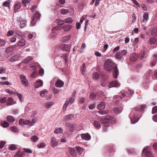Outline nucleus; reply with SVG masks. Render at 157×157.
Instances as JSON below:
<instances>
[{
    "label": "nucleus",
    "mask_w": 157,
    "mask_h": 157,
    "mask_svg": "<svg viewBox=\"0 0 157 157\" xmlns=\"http://www.w3.org/2000/svg\"><path fill=\"white\" fill-rule=\"evenodd\" d=\"M104 68L107 71H110L113 70V76L115 78H117L118 74L117 66L112 60L107 59L104 63Z\"/></svg>",
    "instance_id": "1"
},
{
    "label": "nucleus",
    "mask_w": 157,
    "mask_h": 157,
    "mask_svg": "<svg viewBox=\"0 0 157 157\" xmlns=\"http://www.w3.org/2000/svg\"><path fill=\"white\" fill-rule=\"evenodd\" d=\"M151 150V147L147 146L143 148L142 152L145 154L146 157H154V155Z\"/></svg>",
    "instance_id": "2"
},
{
    "label": "nucleus",
    "mask_w": 157,
    "mask_h": 157,
    "mask_svg": "<svg viewBox=\"0 0 157 157\" xmlns=\"http://www.w3.org/2000/svg\"><path fill=\"white\" fill-rule=\"evenodd\" d=\"M65 127L66 128L68 129L70 132H73L75 129L76 124H75L67 123L65 124Z\"/></svg>",
    "instance_id": "3"
},
{
    "label": "nucleus",
    "mask_w": 157,
    "mask_h": 157,
    "mask_svg": "<svg viewBox=\"0 0 157 157\" xmlns=\"http://www.w3.org/2000/svg\"><path fill=\"white\" fill-rule=\"evenodd\" d=\"M20 77L22 84L25 86H28L29 85V82L25 76L21 75H20Z\"/></svg>",
    "instance_id": "4"
},
{
    "label": "nucleus",
    "mask_w": 157,
    "mask_h": 157,
    "mask_svg": "<svg viewBox=\"0 0 157 157\" xmlns=\"http://www.w3.org/2000/svg\"><path fill=\"white\" fill-rule=\"evenodd\" d=\"M129 117L131 118V123L132 124H134L139 121V119L137 116L134 114L132 113L130 114Z\"/></svg>",
    "instance_id": "5"
},
{
    "label": "nucleus",
    "mask_w": 157,
    "mask_h": 157,
    "mask_svg": "<svg viewBox=\"0 0 157 157\" xmlns=\"http://www.w3.org/2000/svg\"><path fill=\"white\" fill-rule=\"evenodd\" d=\"M127 53V52L126 50H123L121 51L120 52L117 53L115 55V56L117 59H121L123 56L125 55Z\"/></svg>",
    "instance_id": "6"
},
{
    "label": "nucleus",
    "mask_w": 157,
    "mask_h": 157,
    "mask_svg": "<svg viewBox=\"0 0 157 157\" xmlns=\"http://www.w3.org/2000/svg\"><path fill=\"white\" fill-rule=\"evenodd\" d=\"M146 108V106L144 105H140V107H136L134 108V111H135L137 113L139 112L140 111V113L142 114L143 113V109Z\"/></svg>",
    "instance_id": "7"
},
{
    "label": "nucleus",
    "mask_w": 157,
    "mask_h": 157,
    "mask_svg": "<svg viewBox=\"0 0 157 157\" xmlns=\"http://www.w3.org/2000/svg\"><path fill=\"white\" fill-rule=\"evenodd\" d=\"M18 24L19 25L21 28L24 27L26 23V21L23 20L21 18H18L17 19Z\"/></svg>",
    "instance_id": "8"
},
{
    "label": "nucleus",
    "mask_w": 157,
    "mask_h": 157,
    "mask_svg": "<svg viewBox=\"0 0 157 157\" xmlns=\"http://www.w3.org/2000/svg\"><path fill=\"white\" fill-rule=\"evenodd\" d=\"M58 144V143L56 139L54 137L51 138L50 145L53 147H56Z\"/></svg>",
    "instance_id": "9"
},
{
    "label": "nucleus",
    "mask_w": 157,
    "mask_h": 157,
    "mask_svg": "<svg viewBox=\"0 0 157 157\" xmlns=\"http://www.w3.org/2000/svg\"><path fill=\"white\" fill-rule=\"evenodd\" d=\"M120 86V84L118 83L117 81H112L108 85V87L109 88H111L113 87H117L119 86Z\"/></svg>",
    "instance_id": "10"
},
{
    "label": "nucleus",
    "mask_w": 157,
    "mask_h": 157,
    "mask_svg": "<svg viewBox=\"0 0 157 157\" xmlns=\"http://www.w3.org/2000/svg\"><path fill=\"white\" fill-rule=\"evenodd\" d=\"M61 48H62L63 51L69 52L70 51L71 47L68 44H62L61 45Z\"/></svg>",
    "instance_id": "11"
},
{
    "label": "nucleus",
    "mask_w": 157,
    "mask_h": 157,
    "mask_svg": "<svg viewBox=\"0 0 157 157\" xmlns=\"http://www.w3.org/2000/svg\"><path fill=\"white\" fill-rule=\"evenodd\" d=\"M82 138L83 140H89L91 138V136L88 133L86 134H83L81 135Z\"/></svg>",
    "instance_id": "12"
},
{
    "label": "nucleus",
    "mask_w": 157,
    "mask_h": 157,
    "mask_svg": "<svg viewBox=\"0 0 157 157\" xmlns=\"http://www.w3.org/2000/svg\"><path fill=\"white\" fill-rule=\"evenodd\" d=\"M55 85L57 87H61L63 86L64 83L61 80L58 79V80H57Z\"/></svg>",
    "instance_id": "13"
},
{
    "label": "nucleus",
    "mask_w": 157,
    "mask_h": 157,
    "mask_svg": "<svg viewBox=\"0 0 157 157\" xmlns=\"http://www.w3.org/2000/svg\"><path fill=\"white\" fill-rule=\"evenodd\" d=\"M76 94V91H75L73 92L71 97L67 99V100H68L69 101L70 105L71 104L74 102L75 100V97Z\"/></svg>",
    "instance_id": "14"
},
{
    "label": "nucleus",
    "mask_w": 157,
    "mask_h": 157,
    "mask_svg": "<svg viewBox=\"0 0 157 157\" xmlns=\"http://www.w3.org/2000/svg\"><path fill=\"white\" fill-rule=\"evenodd\" d=\"M43 82L42 80L40 79L37 80L35 83V87L36 88H39L42 86Z\"/></svg>",
    "instance_id": "15"
},
{
    "label": "nucleus",
    "mask_w": 157,
    "mask_h": 157,
    "mask_svg": "<svg viewBox=\"0 0 157 157\" xmlns=\"http://www.w3.org/2000/svg\"><path fill=\"white\" fill-rule=\"evenodd\" d=\"M56 29V27L53 28L52 29V32L50 35V37L52 39H54L57 36Z\"/></svg>",
    "instance_id": "16"
},
{
    "label": "nucleus",
    "mask_w": 157,
    "mask_h": 157,
    "mask_svg": "<svg viewBox=\"0 0 157 157\" xmlns=\"http://www.w3.org/2000/svg\"><path fill=\"white\" fill-rule=\"evenodd\" d=\"M139 57L140 59L141 60H145L146 56L145 53L144 51H141L140 52L139 54Z\"/></svg>",
    "instance_id": "17"
},
{
    "label": "nucleus",
    "mask_w": 157,
    "mask_h": 157,
    "mask_svg": "<svg viewBox=\"0 0 157 157\" xmlns=\"http://www.w3.org/2000/svg\"><path fill=\"white\" fill-rule=\"evenodd\" d=\"M16 102L14 101L12 98L9 97L8 98L7 104V105L10 106L14 104Z\"/></svg>",
    "instance_id": "18"
},
{
    "label": "nucleus",
    "mask_w": 157,
    "mask_h": 157,
    "mask_svg": "<svg viewBox=\"0 0 157 157\" xmlns=\"http://www.w3.org/2000/svg\"><path fill=\"white\" fill-rule=\"evenodd\" d=\"M138 58V56L136 53L131 54L130 57V59L132 61H135Z\"/></svg>",
    "instance_id": "19"
},
{
    "label": "nucleus",
    "mask_w": 157,
    "mask_h": 157,
    "mask_svg": "<svg viewBox=\"0 0 157 157\" xmlns=\"http://www.w3.org/2000/svg\"><path fill=\"white\" fill-rule=\"evenodd\" d=\"M25 44V40L24 39H20L17 43V45L19 47L24 46Z\"/></svg>",
    "instance_id": "20"
},
{
    "label": "nucleus",
    "mask_w": 157,
    "mask_h": 157,
    "mask_svg": "<svg viewBox=\"0 0 157 157\" xmlns=\"http://www.w3.org/2000/svg\"><path fill=\"white\" fill-rule=\"evenodd\" d=\"M105 106V104L104 102H101V103L98 105L97 108L99 110L104 109Z\"/></svg>",
    "instance_id": "21"
},
{
    "label": "nucleus",
    "mask_w": 157,
    "mask_h": 157,
    "mask_svg": "<svg viewBox=\"0 0 157 157\" xmlns=\"http://www.w3.org/2000/svg\"><path fill=\"white\" fill-rule=\"evenodd\" d=\"M7 120L10 123H13L15 120L14 117L12 116L9 115L6 117Z\"/></svg>",
    "instance_id": "22"
},
{
    "label": "nucleus",
    "mask_w": 157,
    "mask_h": 157,
    "mask_svg": "<svg viewBox=\"0 0 157 157\" xmlns=\"http://www.w3.org/2000/svg\"><path fill=\"white\" fill-rule=\"evenodd\" d=\"M71 36V35L69 34L63 37L62 38V42H65L68 40L70 39Z\"/></svg>",
    "instance_id": "23"
},
{
    "label": "nucleus",
    "mask_w": 157,
    "mask_h": 157,
    "mask_svg": "<svg viewBox=\"0 0 157 157\" xmlns=\"http://www.w3.org/2000/svg\"><path fill=\"white\" fill-rule=\"evenodd\" d=\"M72 26L69 25H66L63 26V29L64 31H69L71 29Z\"/></svg>",
    "instance_id": "24"
},
{
    "label": "nucleus",
    "mask_w": 157,
    "mask_h": 157,
    "mask_svg": "<svg viewBox=\"0 0 157 157\" xmlns=\"http://www.w3.org/2000/svg\"><path fill=\"white\" fill-rule=\"evenodd\" d=\"M122 108H119L118 107H116L113 109V111L117 114H119L121 112Z\"/></svg>",
    "instance_id": "25"
},
{
    "label": "nucleus",
    "mask_w": 157,
    "mask_h": 157,
    "mask_svg": "<svg viewBox=\"0 0 157 157\" xmlns=\"http://www.w3.org/2000/svg\"><path fill=\"white\" fill-rule=\"evenodd\" d=\"M53 102L51 101L46 102L44 103L43 105L45 108H48L52 105H53Z\"/></svg>",
    "instance_id": "26"
},
{
    "label": "nucleus",
    "mask_w": 157,
    "mask_h": 157,
    "mask_svg": "<svg viewBox=\"0 0 157 157\" xmlns=\"http://www.w3.org/2000/svg\"><path fill=\"white\" fill-rule=\"evenodd\" d=\"M151 34L153 36H157V28H153L151 30Z\"/></svg>",
    "instance_id": "27"
},
{
    "label": "nucleus",
    "mask_w": 157,
    "mask_h": 157,
    "mask_svg": "<svg viewBox=\"0 0 157 157\" xmlns=\"http://www.w3.org/2000/svg\"><path fill=\"white\" fill-rule=\"evenodd\" d=\"M69 151L70 154L74 156H75L76 155V153L75 150L72 147L69 148Z\"/></svg>",
    "instance_id": "28"
},
{
    "label": "nucleus",
    "mask_w": 157,
    "mask_h": 157,
    "mask_svg": "<svg viewBox=\"0 0 157 157\" xmlns=\"http://www.w3.org/2000/svg\"><path fill=\"white\" fill-rule=\"evenodd\" d=\"M81 71L82 74H84L86 71V67L85 65V63L82 64L81 68Z\"/></svg>",
    "instance_id": "29"
},
{
    "label": "nucleus",
    "mask_w": 157,
    "mask_h": 157,
    "mask_svg": "<svg viewBox=\"0 0 157 157\" xmlns=\"http://www.w3.org/2000/svg\"><path fill=\"white\" fill-rule=\"evenodd\" d=\"M21 4L19 2H17L16 3L14 6V11L15 12H16L21 7Z\"/></svg>",
    "instance_id": "30"
},
{
    "label": "nucleus",
    "mask_w": 157,
    "mask_h": 157,
    "mask_svg": "<svg viewBox=\"0 0 157 157\" xmlns=\"http://www.w3.org/2000/svg\"><path fill=\"white\" fill-rule=\"evenodd\" d=\"M101 121L102 124L105 125V126H108V120L107 119H101Z\"/></svg>",
    "instance_id": "31"
},
{
    "label": "nucleus",
    "mask_w": 157,
    "mask_h": 157,
    "mask_svg": "<svg viewBox=\"0 0 157 157\" xmlns=\"http://www.w3.org/2000/svg\"><path fill=\"white\" fill-rule=\"evenodd\" d=\"M63 130L60 128H56L54 131V132L56 134H58L59 133H63Z\"/></svg>",
    "instance_id": "32"
},
{
    "label": "nucleus",
    "mask_w": 157,
    "mask_h": 157,
    "mask_svg": "<svg viewBox=\"0 0 157 157\" xmlns=\"http://www.w3.org/2000/svg\"><path fill=\"white\" fill-rule=\"evenodd\" d=\"M14 157H24L23 153L20 151H18L15 155Z\"/></svg>",
    "instance_id": "33"
},
{
    "label": "nucleus",
    "mask_w": 157,
    "mask_h": 157,
    "mask_svg": "<svg viewBox=\"0 0 157 157\" xmlns=\"http://www.w3.org/2000/svg\"><path fill=\"white\" fill-rule=\"evenodd\" d=\"M65 117L66 118L65 120L67 121H68L71 120L73 117V115L71 114H69L66 116H65Z\"/></svg>",
    "instance_id": "34"
},
{
    "label": "nucleus",
    "mask_w": 157,
    "mask_h": 157,
    "mask_svg": "<svg viewBox=\"0 0 157 157\" xmlns=\"http://www.w3.org/2000/svg\"><path fill=\"white\" fill-rule=\"evenodd\" d=\"M13 51V49L12 47H10L7 48L6 50L5 51V52L7 54V56H9V55H8V54L10 52H12Z\"/></svg>",
    "instance_id": "35"
},
{
    "label": "nucleus",
    "mask_w": 157,
    "mask_h": 157,
    "mask_svg": "<svg viewBox=\"0 0 157 157\" xmlns=\"http://www.w3.org/2000/svg\"><path fill=\"white\" fill-rule=\"evenodd\" d=\"M94 124L96 128H100L101 127L100 123L97 121H95L94 122Z\"/></svg>",
    "instance_id": "36"
},
{
    "label": "nucleus",
    "mask_w": 157,
    "mask_h": 157,
    "mask_svg": "<svg viewBox=\"0 0 157 157\" xmlns=\"http://www.w3.org/2000/svg\"><path fill=\"white\" fill-rule=\"evenodd\" d=\"M69 12L68 10L64 8L62 9L61 10V13L63 15H66Z\"/></svg>",
    "instance_id": "37"
},
{
    "label": "nucleus",
    "mask_w": 157,
    "mask_h": 157,
    "mask_svg": "<svg viewBox=\"0 0 157 157\" xmlns=\"http://www.w3.org/2000/svg\"><path fill=\"white\" fill-rule=\"evenodd\" d=\"M8 148L10 150L13 151L16 149L17 147L16 145L14 144H11L9 146Z\"/></svg>",
    "instance_id": "38"
},
{
    "label": "nucleus",
    "mask_w": 157,
    "mask_h": 157,
    "mask_svg": "<svg viewBox=\"0 0 157 157\" xmlns=\"http://www.w3.org/2000/svg\"><path fill=\"white\" fill-rule=\"evenodd\" d=\"M30 0H22V2L25 6H29L30 2Z\"/></svg>",
    "instance_id": "39"
},
{
    "label": "nucleus",
    "mask_w": 157,
    "mask_h": 157,
    "mask_svg": "<svg viewBox=\"0 0 157 157\" xmlns=\"http://www.w3.org/2000/svg\"><path fill=\"white\" fill-rule=\"evenodd\" d=\"M76 149L78 153L80 155H81L82 154V151L83 150V148L81 147H76Z\"/></svg>",
    "instance_id": "40"
},
{
    "label": "nucleus",
    "mask_w": 157,
    "mask_h": 157,
    "mask_svg": "<svg viewBox=\"0 0 157 157\" xmlns=\"http://www.w3.org/2000/svg\"><path fill=\"white\" fill-rule=\"evenodd\" d=\"M143 18L146 21L149 19V15L147 13L145 12L143 15Z\"/></svg>",
    "instance_id": "41"
},
{
    "label": "nucleus",
    "mask_w": 157,
    "mask_h": 157,
    "mask_svg": "<svg viewBox=\"0 0 157 157\" xmlns=\"http://www.w3.org/2000/svg\"><path fill=\"white\" fill-rule=\"evenodd\" d=\"M90 98L91 100H93L97 98V96L93 92H92L90 95Z\"/></svg>",
    "instance_id": "42"
},
{
    "label": "nucleus",
    "mask_w": 157,
    "mask_h": 157,
    "mask_svg": "<svg viewBox=\"0 0 157 157\" xmlns=\"http://www.w3.org/2000/svg\"><path fill=\"white\" fill-rule=\"evenodd\" d=\"M40 14L39 12H36L33 17H34L36 19L38 20L39 19L40 17Z\"/></svg>",
    "instance_id": "43"
},
{
    "label": "nucleus",
    "mask_w": 157,
    "mask_h": 157,
    "mask_svg": "<svg viewBox=\"0 0 157 157\" xmlns=\"http://www.w3.org/2000/svg\"><path fill=\"white\" fill-rule=\"evenodd\" d=\"M7 101V98L5 97H2L0 98V102L2 104L4 103Z\"/></svg>",
    "instance_id": "44"
},
{
    "label": "nucleus",
    "mask_w": 157,
    "mask_h": 157,
    "mask_svg": "<svg viewBox=\"0 0 157 157\" xmlns=\"http://www.w3.org/2000/svg\"><path fill=\"white\" fill-rule=\"evenodd\" d=\"M6 43L5 40L0 38V46H4Z\"/></svg>",
    "instance_id": "45"
},
{
    "label": "nucleus",
    "mask_w": 157,
    "mask_h": 157,
    "mask_svg": "<svg viewBox=\"0 0 157 157\" xmlns=\"http://www.w3.org/2000/svg\"><path fill=\"white\" fill-rule=\"evenodd\" d=\"M156 41V40L155 38H151L149 41V43L151 44H153L155 43Z\"/></svg>",
    "instance_id": "46"
},
{
    "label": "nucleus",
    "mask_w": 157,
    "mask_h": 157,
    "mask_svg": "<svg viewBox=\"0 0 157 157\" xmlns=\"http://www.w3.org/2000/svg\"><path fill=\"white\" fill-rule=\"evenodd\" d=\"M45 146V144L43 142L37 145V147L39 148H43Z\"/></svg>",
    "instance_id": "47"
},
{
    "label": "nucleus",
    "mask_w": 157,
    "mask_h": 157,
    "mask_svg": "<svg viewBox=\"0 0 157 157\" xmlns=\"http://www.w3.org/2000/svg\"><path fill=\"white\" fill-rule=\"evenodd\" d=\"M85 5V4L84 2H81L79 3L78 6V7L81 10H82L83 9Z\"/></svg>",
    "instance_id": "48"
},
{
    "label": "nucleus",
    "mask_w": 157,
    "mask_h": 157,
    "mask_svg": "<svg viewBox=\"0 0 157 157\" xmlns=\"http://www.w3.org/2000/svg\"><path fill=\"white\" fill-rule=\"evenodd\" d=\"M33 59V58L31 56H29L27 57L24 60V62L25 63H27Z\"/></svg>",
    "instance_id": "49"
},
{
    "label": "nucleus",
    "mask_w": 157,
    "mask_h": 157,
    "mask_svg": "<svg viewBox=\"0 0 157 157\" xmlns=\"http://www.w3.org/2000/svg\"><path fill=\"white\" fill-rule=\"evenodd\" d=\"M73 21V20L71 18H68L66 19L65 20V22L67 23H71Z\"/></svg>",
    "instance_id": "50"
},
{
    "label": "nucleus",
    "mask_w": 157,
    "mask_h": 157,
    "mask_svg": "<svg viewBox=\"0 0 157 157\" xmlns=\"http://www.w3.org/2000/svg\"><path fill=\"white\" fill-rule=\"evenodd\" d=\"M10 1L9 0H8V1H7L6 2H4L3 3V5L4 6H8V7H9V6H10Z\"/></svg>",
    "instance_id": "51"
},
{
    "label": "nucleus",
    "mask_w": 157,
    "mask_h": 157,
    "mask_svg": "<svg viewBox=\"0 0 157 157\" xmlns=\"http://www.w3.org/2000/svg\"><path fill=\"white\" fill-rule=\"evenodd\" d=\"M17 95L18 98L20 99V101L21 102H22L24 100L23 99V96L22 95V94H20L17 93Z\"/></svg>",
    "instance_id": "52"
},
{
    "label": "nucleus",
    "mask_w": 157,
    "mask_h": 157,
    "mask_svg": "<svg viewBox=\"0 0 157 157\" xmlns=\"http://www.w3.org/2000/svg\"><path fill=\"white\" fill-rule=\"evenodd\" d=\"M2 125L3 127L6 128L9 126V124L6 121H4L2 124Z\"/></svg>",
    "instance_id": "53"
},
{
    "label": "nucleus",
    "mask_w": 157,
    "mask_h": 157,
    "mask_svg": "<svg viewBox=\"0 0 157 157\" xmlns=\"http://www.w3.org/2000/svg\"><path fill=\"white\" fill-rule=\"evenodd\" d=\"M93 77L94 79H97L99 77L98 73L96 72L94 73L93 74Z\"/></svg>",
    "instance_id": "54"
},
{
    "label": "nucleus",
    "mask_w": 157,
    "mask_h": 157,
    "mask_svg": "<svg viewBox=\"0 0 157 157\" xmlns=\"http://www.w3.org/2000/svg\"><path fill=\"white\" fill-rule=\"evenodd\" d=\"M68 100H67H67H66V103L63 106V109H65L66 108L67 106L68 105H69V104L70 105V103Z\"/></svg>",
    "instance_id": "55"
},
{
    "label": "nucleus",
    "mask_w": 157,
    "mask_h": 157,
    "mask_svg": "<svg viewBox=\"0 0 157 157\" xmlns=\"http://www.w3.org/2000/svg\"><path fill=\"white\" fill-rule=\"evenodd\" d=\"M31 139L32 141L35 142L37 141L38 140V137L36 136H33L31 137Z\"/></svg>",
    "instance_id": "56"
},
{
    "label": "nucleus",
    "mask_w": 157,
    "mask_h": 157,
    "mask_svg": "<svg viewBox=\"0 0 157 157\" xmlns=\"http://www.w3.org/2000/svg\"><path fill=\"white\" fill-rule=\"evenodd\" d=\"M47 93V92L46 91H44V90L40 92V96L41 97H44L46 95Z\"/></svg>",
    "instance_id": "57"
},
{
    "label": "nucleus",
    "mask_w": 157,
    "mask_h": 157,
    "mask_svg": "<svg viewBox=\"0 0 157 157\" xmlns=\"http://www.w3.org/2000/svg\"><path fill=\"white\" fill-rule=\"evenodd\" d=\"M37 20L34 17H32L31 21V23L33 26H34L36 23V21Z\"/></svg>",
    "instance_id": "58"
},
{
    "label": "nucleus",
    "mask_w": 157,
    "mask_h": 157,
    "mask_svg": "<svg viewBox=\"0 0 157 157\" xmlns=\"http://www.w3.org/2000/svg\"><path fill=\"white\" fill-rule=\"evenodd\" d=\"M37 121L36 118H33L32 121L30 123V125L31 126L33 125Z\"/></svg>",
    "instance_id": "59"
},
{
    "label": "nucleus",
    "mask_w": 157,
    "mask_h": 157,
    "mask_svg": "<svg viewBox=\"0 0 157 157\" xmlns=\"http://www.w3.org/2000/svg\"><path fill=\"white\" fill-rule=\"evenodd\" d=\"M11 130L13 132H18V130L15 126H13L11 128Z\"/></svg>",
    "instance_id": "60"
},
{
    "label": "nucleus",
    "mask_w": 157,
    "mask_h": 157,
    "mask_svg": "<svg viewBox=\"0 0 157 157\" xmlns=\"http://www.w3.org/2000/svg\"><path fill=\"white\" fill-rule=\"evenodd\" d=\"M157 112V106L154 107L152 109V113L154 114Z\"/></svg>",
    "instance_id": "61"
},
{
    "label": "nucleus",
    "mask_w": 157,
    "mask_h": 157,
    "mask_svg": "<svg viewBox=\"0 0 157 157\" xmlns=\"http://www.w3.org/2000/svg\"><path fill=\"white\" fill-rule=\"evenodd\" d=\"M17 37L16 36H13L11 38V42L13 43L15 42L17 40Z\"/></svg>",
    "instance_id": "62"
},
{
    "label": "nucleus",
    "mask_w": 157,
    "mask_h": 157,
    "mask_svg": "<svg viewBox=\"0 0 157 157\" xmlns=\"http://www.w3.org/2000/svg\"><path fill=\"white\" fill-rule=\"evenodd\" d=\"M44 72L43 69L41 68L39 72V75L41 76H42L44 75Z\"/></svg>",
    "instance_id": "63"
},
{
    "label": "nucleus",
    "mask_w": 157,
    "mask_h": 157,
    "mask_svg": "<svg viewBox=\"0 0 157 157\" xmlns=\"http://www.w3.org/2000/svg\"><path fill=\"white\" fill-rule=\"evenodd\" d=\"M6 69L3 67H1L0 69V74H2L6 72Z\"/></svg>",
    "instance_id": "64"
}]
</instances>
